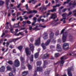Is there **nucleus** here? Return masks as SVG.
Listing matches in <instances>:
<instances>
[{"label": "nucleus", "instance_id": "obj_56", "mask_svg": "<svg viewBox=\"0 0 76 76\" xmlns=\"http://www.w3.org/2000/svg\"><path fill=\"white\" fill-rule=\"evenodd\" d=\"M10 8L11 9H15V10H16V7H13V8L11 7Z\"/></svg>", "mask_w": 76, "mask_h": 76}, {"label": "nucleus", "instance_id": "obj_11", "mask_svg": "<svg viewBox=\"0 0 76 76\" xmlns=\"http://www.w3.org/2000/svg\"><path fill=\"white\" fill-rule=\"evenodd\" d=\"M72 70V69L71 68H69L68 69V75L69 76H72V74L71 72Z\"/></svg>", "mask_w": 76, "mask_h": 76}, {"label": "nucleus", "instance_id": "obj_44", "mask_svg": "<svg viewBox=\"0 0 76 76\" xmlns=\"http://www.w3.org/2000/svg\"><path fill=\"white\" fill-rule=\"evenodd\" d=\"M58 34H59V31H57L55 35L57 36L58 35Z\"/></svg>", "mask_w": 76, "mask_h": 76}, {"label": "nucleus", "instance_id": "obj_52", "mask_svg": "<svg viewBox=\"0 0 76 76\" xmlns=\"http://www.w3.org/2000/svg\"><path fill=\"white\" fill-rule=\"evenodd\" d=\"M33 11V13H37L38 12V11L36 10H34Z\"/></svg>", "mask_w": 76, "mask_h": 76}, {"label": "nucleus", "instance_id": "obj_53", "mask_svg": "<svg viewBox=\"0 0 76 76\" xmlns=\"http://www.w3.org/2000/svg\"><path fill=\"white\" fill-rule=\"evenodd\" d=\"M21 6V3L19 4L17 6V8H19L20 7V6Z\"/></svg>", "mask_w": 76, "mask_h": 76}, {"label": "nucleus", "instance_id": "obj_64", "mask_svg": "<svg viewBox=\"0 0 76 76\" xmlns=\"http://www.w3.org/2000/svg\"><path fill=\"white\" fill-rule=\"evenodd\" d=\"M4 35H5V33H3L2 35L1 36V37H3V36Z\"/></svg>", "mask_w": 76, "mask_h": 76}, {"label": "nucleus", "instance_id": "obj_6", "mask_svg": "<svg viewBox=\"0 0 76 76\" xmlns=\"http://www.w3.org/2000/svg\"><path fill=\"white\" fill-rule=\"evenodd\" d=\"M14 63V66L15 67H19L20 66V62L18 59L15 60Z\"/></svg>", "mask_w": 76, "mask_h": 76}, {"label": "nucleus", "instance_id": "obj_28", "mask_svg": "<svg viewBox=\"0 0 76 76\" xmlns=\"http://www.w3.org/2000/svg\"><path fill=\"white\" fill-rule=\"evenodd\" d=\"M46 64H47V61H44V64L43 66L44 68H45V65Z\"/></svg>", "mask_w": 76, "mask_h": 76}, {"label": "nucleus", "instance_id": "obj_38", "mask_svg": "<svg viewBox=\"0 0 76 76\" xmlns=\"http://www.w3.org/2000/svg\"><path fill=\"white\" fill-rule=\"evenodd\" d=\"M69 1H70V0H67V1L65 2L64 3V4H63V5H64V4H66L69 3Z\"/></svg>", "mask_w": 76, "mask_h": 76}, {"label": "nucleus", "instance_id": "obj_16", "mask_svg": "<svg viewBox=\"0 0 76 76\" xmlns=\"http://www.w3.org/2000/svg\"><path fill=\"white\" fill-rule=\"evenodd\" d=\"M63 19L61 20V21H63L64 23H66V21H65V20H66V19H69V18H66V16H63Z\"/></svg>", "mask_w": 76, "mask_h": 76}, {"label": "nucleus", "instance_id": "obj_15", "mask_svg": "<svg viewBox=\"0 0 76 76\" xmlns=\"http://www.w3.org/2000/svg\"><path fill=\"white\" fill-rule=\"evenodd\" d=\"M43 38L44 39H45L47 38L48 37V34L47 33H44V34L43 35Z\"/></svg>", "mask_w": 76, "mask_h": 76}, {"label": "nucleus", "instance_id": "obj_23", "mask_svg": "<svg viewBox=\"0 0 76 76\" xmlns=\"http://www.w3.org/2000/svg\"><path fill=\"white\" fill-rule=\"evenodd\" d=\"M28 71H24L22 75L23 76H25L27 75H28Z\"/></svg>", "mask_w": 76, "mask_h": 76}, {"label": "nucleus", "instance_id": "obj_8", "mask_svg": "<svg viewBox=\"0 0 76 76\" xmlns=\"http://www.w3.org/2000/svg\"><path fill=\"white\" fill-rule=\"evenodd\" d=\"M69 44L68 43H65L63 46V48L64 50H67L69 48Z\"/></svg>", "mask_w": 76, "mask_h": 76}, {"label": "nucleus", "instance_id": "obj_5", "mask_svg": "<svg viewBox=\"0 0 76 76\" xmlns=\"http://www.w3.org/2000/svg\"><path fill=\"white\" fill-rule=\"evenodd\" d=\"M54 34L53 33H51L50 34V38L51 39V40L52 39V40H53L52 41L53 43L55 44L56 42V41L53 39V36H54Z\"/></svg>", "mask_w": 76, "mask_h": 76}, {"label": "nucleus", "instance_id": "obj_34", "mask_svg": "<svg viewBox=\"0 0 76 76\" xmlns=\"http://www.w3.org/2000/svg\"><path fill=\"white\" fill-rule=\"evenodd\" d=\"M24 29H25L24 28H21V29L20 30H18V29H15V31H16V32H18V31H21V30H24Z\"/></svg>", "mask_w": 76, "mask_h": 76}, {"label": "nucleus", "instance_id": "obj_57", "mask_svg": "<svg viewBox=\"0 0 76 76\" xmlns=\"http://www.w3.org/2000/svg\"><path fill=\"white\" fill-rule=\"evenodd\" d=\"M41 20V18H39L38 19V22H40Z\"/></svg>", "mask_w": 76, "mask_h": 76}, {"label": "nucleus", "instance_id": "obj_17", "mask_svg": "<svg viewBox=\"0 0 76 76\" xmlns=\"http://www.w3.org/2000/svg\"><path fill=\"white\" fill-rule=\"evenodd\" d=\"M72 12H69V14H67L66 13H64L62 15V16L64 17V16H69V15H72Z\"/></svg>", "mask_w": 76, "mask_h": 76}, {"label": "nucleus", "instance_id": "obj_60", "mask_svg": "<svg viewBox=\"0 0 76 76\" xmlns=\"http://www.w3.org/2000/svg\"><path fill=\"white\" fill-rule=\"evenodd\" d=\"M76 4L75 3L73 4H72V5H73V7H75V6H76Z\"/></svg>", "mask_w": 76, "mask_h": 76}, {"label": "nucleus", "instance_id": "obj_61", "mask_svg": "<svg viewBox=\"0 0 76 76\" xmlns=\"http://www.w3.org/2000/svg\"><path fill=\"white\" fill-rule=\"evenodd\" d=\"M50 15V14L49 13H47L46 16L47 18H48V16Z\"/></svg>", "mask_w": 76, "mask_h": 76}, {"label": "nucleus", "instance_id": "obj_10", "mask_svg": "<svg viewBox=\"0 0 76 76\" xmlns=\"http://www.w3.org/2000/svg\"><path fill=\"white\" fill-rule=\"evenodd\" d=\"M40 37H39L37 39L36 41V42L35 43V45H39L41 44V40H40Z\"/></svg>", "mask_w": 76, "mask_h": 76}, {"label": "nucleus", "instance_id": "obj_20", "mask_svg": "<svg viewBox=\"0 0 76 76\" xmlns=\"http://www.w3.org/2000/svg\"><path fill=\"white\" fill-rule=\"evenodd\" d=\"M20 22H19L18 24H15L13 26L14 28H18L19 26V23Z\"/></svg>", "mask_w": 76, "mask_h": 76}, {"label": "nucleus", "instance_id": "obj_12", "mask_svg": "<svg viewBox=\"0 0 76 76\" xmlns=\"http://www.w3.org/2000/svg\"><path fill=\"white\" fill-rule=\"evenodd\" d=\"M29 49L28 48H26L25 49L26 53L27 56L31 55V52L29 51Z\"/></svg>", "mask_w": 76, "mask_h": 76}, {"label": "nucleus", "instance_id": "obj_13", "mask_svg": "<svg viewBox=\"0 0 76 76\" xmlns=\"http://www.w3.org/2000/svg\"><path fill=\"white\" fill-rule=\"evenodd\" d=\"M29 46L30 48V49L31 51H32V53H33V51L34 50V45L33 44H29Z\"/></svg>", "mask_w": 76, "mask_h": 76}, {"label": "nucleus", "instance_id": "obj_29", "mask_svg": "<svg viewBox=\"0 0 76 76\" xmlns=\"http://www.w3.org/2000/svg\"><path fill=\"white\" fill-rule=\"evenodd\" d=\"M7 70H12V68L10 66H8L7 67Z\"/></svg>", "mask_w": 76, "mask_h": 76}, {"label": "nucleus", "instance_id": "obj_7", "mask_svg": "<svg viewBox=\"0 0 76 76\" xmlns=\"http://www.w3.org/2000/svg\"><path fill=\"white\" fill-rule=\"evenodd\" d=\"M58 19H57V20H55L52 22V25L53 26H56L58 25V24H60V23H57L56 22L58 21Z\"/></svg>", "mask_w": 76, "mask_h": 76}, {"label": "nucleus", "instance_id": "obj_22", "mask_svg": "<svg viewBox=\"0 0 76 76\" xmlns=\"http://www.w3.org/2000/svg\"><path fill=\"white\" fill-rule=\"evenodd\" d=\"M23 23L24 25H25L26 23H28V24H31V22L29 21H23Z\"/></svg>", "mask_w": 76, "mask_h": 76}, {"label": "nucleus", "instance_id": "obj_40", "mask_svg": "<svg viewBox=\"0 0 76 76\" xmlns=\"http://www.w3.org/2000/svg\"><path fill=\"white\" fill-rule=\"evenodd\" d=\"M33 13V11L31 10L30 11L28 12H27V14H31V13Z\"/></svg>", "mask_w": 76, "mask_h": 76}, {"label": "nucleus", "instance_id": "obj_49", "mask_svg": "<svg viewBox=\"0 0 76 76\" xmlns=\"http://www.w3.org/2000/svg\"><path fill=\"white\" fill-rule=\"evenodd\" d=\"M55 48V46L51 45L50 46V48L51 49H53V48Z\"/></svg>", "mask_w": 76, "mask_h": 76}, {"label": "nucleus", "instance_id": "obj_54", "mask_svg": "<svg viewBox=\"0 0 76 76\" xmlns=\"http://www.w3.org/2000/svg\"><path fill=\"white\" fill-rule=\"evenodd\" d=\"M27 13V11H24L23 12V13L22 14V15H24L25 13Z\"/></svg>", "mask_w": 76, "mask_h": 76}, {"label": "nucleus", "instance_id": "obj_51", "mask_svg": "<svg viewBox=\"0 0 76 76\" xmlns=\"http://www.w3.org/2000/svg\"><path fill=\"white\" fill-rule=\"evenodd\" d=\"M23 17L25 19H28V17H26V15H25Z\"/></svg>", "mask_w": 76, "mask_h": 76}, {"label": "nucleus", "instance_id": "obj_1", "mask_svg": "<svg viewBox=\"0 0 76 76\" xmlns=\"http://www.w3.org/2000/svg\"><path fill=\"white\" fill-rule=\"evenodd\" d=\"M65 31V28L63 29L61 31V34H63V37L62 39L63 42H64L67 39V33L66 32H64Z\"/></svg>", "mask_w": 76, "mask_h": 76}, {"label": "nucleus", "instance_id": "obj_50", "mask_svg": "<svg viewBox=\"0 0 76 76\" xmlns=\"http://www.w3.org/2000/svg\"><path fill=\"white\" fill-rule=\"evenodd\" d=\"M10 42V41L9 42H7V45H6V47H8V46H9V44H10V42Z\"/></svg>", "mask_w": 76, "mask_h": 76}, {"label": "nucleus", "instance_id": "obj_2", "mask_svg": "<svg viewBox=\"0 0 76 76\" xmlns=\"http://www.w3.org/2000/svg\"><path fill=\"white\" fill-rule=\"evenodd\" d=\"M61 60H62L61 61H59L58 62H57L55 64H58V63H60V66H62L63 65V64L64 63V61L66 60V57H65V56H62L61 57Z\"/></svg>", "mask_w": 76, "mask_h": 76}, {"label": "nucleus", "instance_id": "obj_24", "mask_svg": "<svg viewBox=\"0 0 76 76\" xmlns=\"http://www.w3.org/2000/svg\"><path fill=\"white\" fill-rule=\"evenodd\" d=\"M20 59L22 62L21 64H23V63L25 62V59H24V58H23L22 57H20Z\"/></svg>", "mask_w": 76, "mask_h": 76}, {"label": "nucleus", "instance_id": "obj_58", "mask_svg": "<svg viewBox=\"0 0 76 76\" xmlns=\"http://www.w3.org/2000/svg\"><path fill=\"white\" fill-rule=\"evenodd\" d=\"M13 53H16V50H15V49H14L13 50Z\"/></svg>", "mask_w": 76, "mask_h": 76}, {"label": "nucleus", "instance_id": "obj_35", "mask_svg": "<svg viewBox=\"0 0 76 76\" xmlns=\"http://www.w3.org/2000/svg\"><path fill=\"white\" fill-rule=\"evenodd\" d=\"M19 35H24V34H23V32H19L18 34H17V35L19 36Z\"/></svg>", "mask_w": 76, "mask_h": 76}, {"label": "nucleus", "instance_id": "obj_46", "mask_svg": "<svg viewBox=\"0 0 76 76\" xmlns=\"http://www.w3.org/2000/svg\"><path fill=\"white\" fill-rule=\"evenodd\" d=\"M37 18L36 17H34L33 18V21L34 22H37Z\"/></svg>", "mask_w": 76, "mask_h": 76}, {"label": "nucleus", "instance_id": "obj_45", "mask_svg": "<svg viewBox=\"0 0 76 76\" xmlns=\"http://www.w3.org/2000/svg\"><path fill=\"white\" fill-rule=\"evenodd\" d=\"M8 63L9 64H10L12 65V64H13V62L11 61H9L8 62Z\"/></svg>", "mask_w": 76, "mask_h": 76}, {"label": "nucleus", "instance_id": "obj_42", "mask_svg": "<svg viewBox=\"0 0 76 76\" xmlns=\"http://www.w3.org/2000/svg\"><path fill=\"white\" fill-rule=\"evenodd\" d=\"M26 10L29 11V9L28 8V4H26Z\"/></svg>", "mask_w": 76, "mask_h": 76}, {"label": "nucleus", "instance_id": "obj_37", "mask_svg": "<svg viewBox=\"0 0 76 76\" xmlns=\"http://www.w3.org/2000/svg\"><path fill=\"white\" fill-rule=\"evenodd\" d=\"M61 5L60 4H57L55 6H53V8H55V7H59Z\"/></svg>", "mask_w": 76, "mask_h": 76}, {"label": "nucleus", "instance_id": "obj_30", "mask_svg": "<svg viewBox=\"0 0 76 76\" xmlns=\"http://www.w3.org/2000/svg\"><path fill=\"white\" fill-rule=\"evenodd\" d=\"M50 56V55L49 54H47V53H46L44 55V57L45 58H47V57H48Z\"/></svg>", "mask_w": 76, "mask_h": 76}, {"label": "nucleus", "instance_id": "obj_4", "mask_svg": "<svg viewBox=\"0 0 76 76\" xmlns=\"http://www.w3.org/2000/svg\"><path fill=\"white\" fill-rule=\"evenodd\" d=\"M50 41H51V40L49 39L45 43V44L44 43H43L42 44V46L44 50L46 49V47H45V45H48L49 44H50Z\"/></svg>", "mask_w": 76, "mask_h": 76}, {"label": "nucleus", "instance_id": "obj_18", "mask_svg": "<svg viewBox=\"0 0 76 76\" xmlns=\"http://www.w3.org/2000/svg\"><path fill=\"white\" fill-rule=\"evenodd\" d=\"M5 67L4 66H2L0 69V72H3L5 70Z\"/></svg>", "mask_w": 76, "mask_h": 76}, {"label": "nucleus", "instance_id": "obj_26", "mask_svg": "<svg viewBox=\"0 0 76 76\" xmlns=\"http://www.w3.org/2000/svg\"><path fill=\"white\" fill-rule=\"evenodd\" d=\"M56 9L55 8H54L52 10L48 11V12H56Z\"/></svg>", "mask_w": 76, "mask_h": 76}, {"label": "nucleus", "instance_id": "obj_33", "mask_svg": "<svg viewBox=\"0 0 76 76\" xmlns=\"http://www.w3.org/2000/svg\"><path fill=\"white\" fill-rule=\"evenodd\" d=\"M34 59V56L33 55H31V57L30 58L31 61H33Z\"/></svg>", "mask_w": 76, "mask_h": 76}, {"label": "nucleus", "instance_id": "obj_39", "mask_svg": "<svg viewBox=\"0 0 76 76\" xmlns=\"http://www.w3.org/2000/svg\"><path fill=\"white\" fill-rule=\"evenodd\" d=\"M37 66H41V62H37Z\"/></svg>", "mask_w": 76, "mask_h": 76}, {"label": "nucleus", "instance_id": "obj_19", "mask_svg": "<svg viewBox=\"0 0 76 76\" xmlns=\"http://www.w3.org/2000/svg\"><path fill=\"white\" fill-rule=\"evenodd\" d=\"M42 68L41 67H37V72H42Z\"/></svg>", "mask_w": 76, "mask_h": 76}, {"label": "nucleus", "instance_id": "obj_43", "mask_svg": "<svg viewBox=\"0 0 76 76\" xmlns=\"http://www.w3.org/2000/svg\"><path fill=\"white\" fill-rule=\"evenodd\" d=\"M4 3V1H0V6H1L3 5V4Z\"/></svg>", "mask_w": 76, "mask_h": 76}, {"label": "nucleus", "instance_id": "obj_3", "mask_svg": "<svg viewBox=\"0 0 76 76\" xmlns=\"http://www.w3.org/2000/svg\"><path fill=\"white\" fill-rule=\"evenodd\" d=\"M45 28L46 27V26H42V24H40L39 25V26H36L35 28H34V29H35L36 31H38V30H40L41 28Z\"/></svg>", "mask_w": 76, "mask_h": 76}, {"label": "nucleus", "instance_id": "obj_31", "mask_svg": "<svg viewBox=\"0 0 76 76\" xmlns=\"http://www.w3.org/2000/svg\"><path fill=\"white\" fill-rule=\"evenodd\" d=\"M45 74L47 76L50 74V71H46L45 72Z\"/></svg>", "mask_w": 76, "mask_h": 76}, {"label": "nucleus", "instance_id": "obj_59", "mask_svg": "<svg viewBox=\"0 0 76 76\" xmlns=\"http://www.w3.org/2000/svg\"><path fill=\"white\" fill-rule=\"evenodd\" d=\"M73 9V7H71L70 8H69L68 9V11H70L71 9Z\"/></svg>", "mask_w": 76, "mask_h": 76}, {"label": "nucleus", "instance_id": "obj_25", "mask_svg": "<svg viewBox=\"0 0 76 76\" xmlns=\"http://www.w3.org/2000/svg\"><path fill=\"white\" fill-rule=\"evenodd\" d=\"M38 56H39V52H37L34 55V57L35 58H37L38 57Z\"/></svg>", "mask_w": 76, "mask_h": 76}, {"label": "nucleus", "instance_id": "obj_48", "mask_svg": "<svg viewBox=\"0 0 76 76\" xmlns=\"http://www.w3.org/2000/svg\"><path fill=\"white\" fill-rule=\"evenodd\" d=\"M9 75L10 76H14V75L12 72L9 73Z\"/></svg>", "mask_w": 76, "mask_h": 76}, {"label": "nucleus", "instance_id": "obj_27", "mask_svg": "<svg viewBox=\"0 0 76 76\" xmlns=\"http://www.w3.org/2000/svg\"><path fill=\"white\" fill-rule=\"evenodd\" d=\"M27 66L29 70H31V69H32V66L29 64H27Z\"/></svg>", "mask_w": 76, "mask_h": 76}, {"label": "nucleus", "instance_id": "obj_62", "mask_svg": "<svg viewBox=\"0 0 76 76\" xmlns=\"http://www.w3.org/2000/svg\"><path fill=\"white\" fill-rule=\"evenodd\" d=\"M66 11V9H65L64 10H63L62 12H65Z\"/></svg>", "mask_w": 76, "mask_h": 76}, {"label": "nucleus", "instance_id": "obj_55", "mask_svg": "<svg viewBox=\"0 0 76 76\" xmlns=\"http://www.w3.org/2000/svg\"><path fill=\"white\" fill-rule=\"evenodd\" d=\"M30 41L31 42H33L34 41V38H31L30 39Z\"/></svg>", "mask_w": 76, "mask_h": 76}, {"label": "nucleus", "instance_id": "obj_14", "mask_svg": "<svg viewBox=\"0 0 76 76\" xmlns=\"http://www.w3.org/2000/svg\"><path fill=\"white\" fill-rule=\"evenodd\" d=\"M57 17V16L56 13H55L52 14V16H51V18L53 19H55Z\"/></svg>", "mask_w": 76, "mask_h": 76}, {"label": "nucleus", "instance_id": "obj_36", "mask_svg": "<svg viewBox=\"0 0 76 76\" xmlns=\"http://www.w3.org/2000/svg\"><path fill=\"white\" fill-rule=\"evenodd\" d=\"M23 48V47H22V46H19L18 48V49H19V50L20 51H21Z\"/></svg>", "mask_w": 76, "mask_h": 76}, {"label": "nucleus", "instance_id": "obj_63", "mask_svg": "<svg viewBox=\"0 0 76 76\" xmlns=\"http://www.w3.org/2000/svg\"><path fill=\"white\" fill-rule=\"evenodd\" d=\"M32 16H33V15H31L29 16V18H32Z\"/></svg>", "mask_w": 76, "mask_h": 76}, {"label": "nucleus", "instance_id": "obj_41", "mask_svg": "<svg viewBox=\"0 0 76 76\" xmlns=\"http://www.w3.org/2000/svg\"><path fill=\"white\" fill-rule=\"evenodd\" d=\"M9 1V0H6V5H7V7L9 4L8 3Z\"/></svg>", "mask_w": 76, "mask_h": 76}, {"label": "nucleus", "instance_id": "obj_9", "mask_svg": "<svg viewBox=\"0 0 76 76\" xmlns=\"http://www.w3.org/2000/svg\"><path fill=\"white\" fill-rule=\"evenodd\" d=\"M57 51L58 52H61V45L58 44L57 45Z\"/></svg>", "mask_w": 76, "mask_h": 76}, {"label": "nucleus", "instance_id": "obj_32", "mask_svg": "<svg viewBox=\"0 0 76 76\" xmlns=\"http://www.w3.org/2000/svg\"><path fill=\"white\" fill-rule=\"evenodd\" d=\"M60 56V55L58 53H56L55 54V57H58Z\"/></svg>", "mask_w": 76, "mask_h": 76}, {"label": "nucleus", "instance_id": "obj_47", "mask_svg": "<svg viewBox=\"0 0 76 76\" xmlns=\"http://www.w3.org/2000/svg\"><path fill=\"white\" fill-rule=\"evenodd\" d=\"M47 10V8L46 7H44L42 8V10H41V12H43V10Z\"/></svg>", "mask_w": 76, "mask_h": 76}, {"label": "nucleus", "instance_id": "obj_21", "mask_svg": "<svg viewBox=\"0 0 76 76\" xmlns=\"http://www.w3.org/2000/svg\"><path fill=\"white\" fill-rule=\"evenodd\" d=\"M20 38V37H19L18 38H17L16 39H12V41H11L10 42H15L16 41H17V40H18V39H19Z\"/></svg>", "mask_w": 76, "mask_h": 76}]
</instances>
